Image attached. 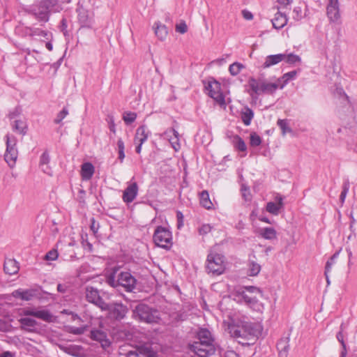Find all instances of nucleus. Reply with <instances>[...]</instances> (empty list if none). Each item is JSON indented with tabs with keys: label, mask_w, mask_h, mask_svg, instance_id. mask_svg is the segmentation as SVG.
I'll return each instance as SVG.
<instances>
[{
	"label": "nucleus",
	"mask_w": 357,
	"mask_h": 357,
	"mask_svg": "<svg viewBox=\"0 0 357 357\" xmlns=\"http://www.w3.org/2000/svg\"><path fill=\"white\" fill-rule=\"evenodd\" d=\"M245 289H246L247 292L250 294H262L261 291L259 288L253 287V286L247 287L245 288Z\"/></svg>",
	"instance_id": "55"
},
{
	"label": "nucleus",
	"mask_w": 357,
	"mask_h": 357,
	"mask_svg": "<svg viewBox=\"0 0 357 357\" xmlns=\"http://www.w3.org/2000/svg\"><path fill=\"white\" fill-rule=\"evenodd\" d=\"M94 167L90 162H85L81 167V176L83 180L88 181L91 178L94 174Z\"/></svg>",
	"instance_id": "26"
},
{
	"label": "nucleus",
	"mask_w": 357,
	"mask_h": 357,
	"mask_svg": "<svg viewBox=\"0 0 357 357\" xmlns=\"http://www.w3.org/2000/svg\"><path fill=\"white\" fill-rule=\"evenodd\" d=\"M205 89L207 91L208 95L212 98L218 104L221 106L226 105L225 96L221 92L220 84L215 80H209L205 85Z\"/></svg>",
	"instance_id": "9"
},
{
	"label": "nucleus",
	"mask_w": 357,
	"mask_h": 357,
	"mask_svg": "<svg viewBox=\"0 0 357 357\" xmlns=\"http://www.w3.org/2000/svg\"><path fill=\"white\" fill-rule=\"evenodd\" d=\"M261 271V266L255 261H250L248 264V273L250 276H256Z\"/></svg>",
	"instance_id": "37"
},
{
	"label": "nucleus",
	"mask_w": 357,
	"mask_h": 357,
	"mask_svg": "<svg viewBox=\"0 0 357 357\" xmlns=\"http://www.w3.org/2000/svg\"><path fill=\"white\" fill-rule=\"evenodd\" d=\"M244 68L245 66L242 63L238 62H234V63L229 66V71L231 75L235 76L239 74L241 70Z\"/></svg>",
	"instance_id": "38"
},
{
	"label": "nucleus",
	"mask_w": 357,
	"mask_h": 357,
	"mask_svg": "<svg viewBox=\"0 0 357 357\" xmlns=\"http://www.w3.org/2000/svg\"><path fill=\"white\" fill-rule=\"evenodd\" d=\"M250 144L252 146H258L261 143V139L260 136L255 132L250 134Z\"/></svg>",
	"instance_id": "42"
},
{
	"label": "nucleus",
	"mask_w": 357,
	"mask_h": 357,
	"mask_svg": "<svg viewBox=\"0 0 357 357\" xmlns=\"http://www.w3.org/2000/svg\"><path fill=\"white\" fill-rule=\"evenodd\" d=\"M66 353L76 357H79L83 355V349L81 346L70 344L68 346H63L61 347Z\"/></svg>",
	"instance_id": "28"
},
{
	"label": "nucleus",
	"mask_w": 357,
	"mask_h": 357,
	"mask_svg": "<svg viewBox=\"0 0 357 357\" xmlns=\"http://www.w3.org/2000/svg\"><path fill=\"white\" fill-rule=\"evenodd\" d=\"M117 146L118 150L119 151H124L125 146H124V142L121 139H119L117 142Z\"/></svg>",
	"instance_id": "62"
},
{
	"label": "nucleus",
	"mask_w": 357,
	"mask_h": 357,
	"mask_svg": "<svg viewBox=\"0 0 357 357\" xmlns=\"http://www.w3.org/2000/svg\"><path fill=\"white\" fill-rule=\"evenodd\" d=\"M284 54V60L285 62L294 64L296 63H298L301 61V58L296 54Z\"/></svg>",
	"instance_id": "39"
},
{
	"label": "nucleus",
	"mask_w": 357,
	"mask_h": 357,
	"mask_svg": "<svg viewBox=\"0 0 357 357\" xmlns=\"http://www.w3.org/2000/svg\"><path fill=\"white\" fill-rule=\"evenodd\" d=\"M57 290L61 293H64L66 291V286L64 284H59L57 285Z\"/></svg>",
	"instance_id": "64"
},
{
	"label": "nucleus",
	"mask_w": 357,
	"mask_h": 357,
	"mask_svg": "<svg viewBox=\"0 0 357 357\" xmlns=\"http://www.w3.org/2000/svg\"><path fill=\"white\" fill-rule=\"evenodd\" d=\"M177 219H178V228H180L183 226V215L181 212L178 211L176 213Z\"/></svg>",
	"instance_id": "60"
},
{
	"label": "nucleus",
	"mask_w": 357,
	"mask_h": 357,
	"mask_svg": "<svg viewBox=\"0 0 357 357\" xmlns=\"http://www.w3.org/2000/svg\"><path fill=\"white\" fill-rule=\"evenodd\" d=\"M175 29L176 32L183 34L187 32L188 26L184 21H181L176 24Z\"/></svg>",
	"instance_id": "45"
},
{
	"label": "nucleus",
	"mask_w": 357,
	"mask_h": 357,
	"mask_svg": "<svg viewBox=\"0 0 357 357\" xmlns=\"http://www.w3.org/2000/svg\"><path fill=\"white\" fill-rule=\"evenodd\" d=\"M91 338L100 343L102 348L106 349L110 346L111 342L105 332L100 329H94L91 331Z\"/></svg>",
	"instance_id": "18"
},
{
	"label": "nucleus",
	"mask_w": 357,
	"mask_h": 357,
	"mask_svg": "<svg viewBox=\"0 0 357 357\" xmlns=\"http://www.w3.org/2000/svg\"><path fill=\"white\" fill-rule=\"evenodd\" d=\"M13 296L24 301H30L33 297L34 294L31 290L17 289L13 292Z\"/></svg>",
	"instance_id": "31"
},
{
	"label": "nucleus",
	"mask_w": 357,
	"mask_h": 357,
	"mask_svg": "<svg viewBox=\"0 0 357 357\" xmlns=\"http://www.w3.org/2000/svg\"><path fill=\"white\" fill-rule=\"evenodd\" d=\"M296 75L297 71L292 70L287 73H284L280 78L277 79L278 82L280 85V89H282L290 80H292L296 78Z\"/></svg>",
	"instance_id": "29"
},
{
	"label": "nucleus",
	"mask_w": 357,
	"mask_h": 357,
	"mask_svg": "<svg viewBox=\"0 0 357 357\" xmlns=\"http://www.w3.org/2000/svg\"><path fill=\"white\" fill-rule=\"evenodd\" d=\"M21 316L19 319V322L21 324L22 328L29 332L34 331L37 326V321L33 318L30 317V316L49 322L53 320V315L46 310L24 308L22 310Z\"/></svg>",
	"instance_id": "1"
},
{
	"label": "nucleus",
	"mask_w": 357,
	"mask_h": 357,
	"mask_svg": "<svg viewBox=\"0 0 357 357\" xmlns=\"http://www.w3.org/2000/svg\"><path fill=\"white\" fill-rule=\"evenodd\" d=\"M349 188H350V183H349V181L348 180L344 181L343 183V185H342V191L340 196V200L342 204H343L345 201L347 195L349 190Z\"/></svg>",
	"instance_id": "40"
},
{
	"label": "nucleus",
	"mask_w": 357,
	"mask_h": 357,
	"mask_svg": "<svg viewBox=\"0 0 357 357\" xmlns=\"http://www.w3.org/2000/svg\"><path fill=\"white\" fill-rule=\"evenodd\" d=\"M26 123L22 120H15L13 125V129L22 135L26 134Z\"/></svg>",
	"instance_id": "36"
},
{
	"label": "nucleus",
	"mask_w": 357,
	"mask_h": 357,
	"mask_svg": "<svg viewBox=\"0 0 357 357\" xmlns=\"http://www.w3.org/2000/svg\"><path fill=\"white\" fill-rule=\"evenodd\" d=\"M58 257V252L56 250H52L49 251L45 255V259L48 261H53L56 259Z\"/></svg>",
	"instance_id": "54"
},
{
	"label": "nucleus",
	"mask_w": 357,
	"mask_h": 357,
	"mask_svg": "<svg viewBox=\"0 0 357 357\" xmlns=\"http://www.w3.org/2000/svg\"><path fill=\"white\" fill-rule=\"evenodd\" d=\"M86 329V326H81V327H75V326H69L68 328V332L74 335H82L83 334Z\"/></svg>",
	"instance_id": "44"
},
{
	"label": "nucleus",
	"mask_w": 357,
	"mask_h": 357,
	"mask_svg": "<svg viewBox=\"0 0 357 357\" xmlns=\"http://www.w3.org/2000/svg\"><path fill=\"white\" fill-rule=\"evenodd\" d=\"M326 15L331 23L341 24L339 0H327Z\"/></svg>",
	"instance_id": "11"
},
{
	"label": "nucleus",
	"mask_w": 357,
	"mask_h": 357,
	"mask_svg": "<svg viewBox=\"0 0 357 357\" xmlns=\"http://www.w3.org/2000/svg\"><path fill=\"white\" fill-rule=\"evenodd\" d=\"M79 22H80L82 26L84 27H90L91 25V17L89 15V13L86 10L82 9L79 10L78 14Z\"/></svg>",
	"instance_id": "30"
},
{
	"label": "nucleus",
	"mask_w": 357,
	"mask_h": 357,
	"mask_svg": "<svg viewBox=\"0 0 357 357\" xmlns=\"http://www.w3.org/2000/svg\"><path fill=\"white\" fill-rule=\"evenodd\" d=\"M50 161V157L47 151H45L40 156V165H48Z\"/></svg>",
	"instance_id": "53"
},
{
	"label": "nucleus",
	"mask_w": 357,
	"mask_h": 357,
	"mask_svg": "<svg viewBox=\"0 0 357 357\" xmlns=\"http://www.w3.org/2000/svg\"><path fill=\"white\" fill-rule=\"evenodd\" d=\"M248 85L252 91L250 95L252 97L262 93L272 95L280 86L278 79L275 82H269L265 79H257L253 77L249 79Z\"/></svg>",
	"instance_id": "3"
},
{
	"label": "nucleus",
	"mask_w": 357,
	"mask_h": 357,
	"mask_svg": "<svg viewBox=\"0 0 357 357\" xmlns=\"http://www.w3.org/2000/svg\"><path fill=\"white\" fill-rule=\"evenodd\" d=\"M40 167L41 169V170L46 174L49 175V176H52V168L50 167L49 164L48 165H40Z\"/></svg>",
	"instance_id": "57"
},
{
	"label": "nucleus",
	"mask_w": 357,
	"mask_h": 357,
	"mask_svg": "<svg viewBox=\"0 0 357 357\" xmlns=\"http://www.w3.org/2000/svg\"><path fill=\"white\" fill-rule=\"evenodd\" d=\"M32 12L40 21L47 22L48 20V12L47 8L43 5L33 6Z\"/></svg>",
	"instance_id": "22"
},
{
	"label": "nucleus",
	"mask_w": 357,
	"mask_h": 357,
	"mask_svg": "<svg viewBox=\"0 0 357 357\" xmlns=\"http://www.w3.org/2000/svg\"><path fill=\"white\" fill-rule=\"evenodd\" d=\"M241 192H242V197L245 201H250L251 199V194L250 192V190L248 187L243 185L241 186Z\"/></svg>",
	"instance_id": "48"
},
{
	"label": "nucleus",
	"mask_w": 357,
	"mask_h": 357,
	"mask_svg": "<svg viewBox=\"0 0 357 357\" xmlns=\"http://www.w3.org/2000/svg\"><path fill=\"white\" fill-rule=\"evenodd\" d=\"M106 121L108 123L109 128L110 131L112 132L113 133H115L116 132V128H115V123H114V116L112 115H108L107 119H106Z\"/></svg>",
	"instance_id": "51"
},
{
	"label": "nucleus",
	"mask_w": 357,
	"mask_h": 357,
	"mask_svg": "<svg viewBox=\"0 0 357 357\" xmlns=\"http://www.w3.org/2000/svg\"><path fill=\"white\" fill-rule=\"evenodd\" d=\"M137 118V114L131 112H126L123 114V119L126 124L133 123Z\"/></svg>",
	"instance_id": "41"
},
{
	"label": "nucleus",
	"mask_w": 357,
	"mask_h": 357,
	"mask_svg": "<svg viewBox=\"0 0 357 357\" xmlns=\"http://www.w3.org/2000/svg\"><path fill=\"white\" fill-rule=\"evenodd\" d=\"M153 29L155 36L159 40H165L166 39L168 34V31L165 24H162L160 22H157L153 25Z\"/></svg>",
	"instance_id": "25"
},
{
	"label": "nucleus",
	"mask_w": 357,
	"mask_h": 357,
	"mask_svg": "<svg viewBox=\"0 0 357 357\" xmlns=\"http://www.w3.org/2000/svg\"><path fill=\"white\" fill-rule=\"evenodd\" d=\"M337 339L342 344V347H345V344L344 342V337L342 331H340L337 334Z\"/></svg>",
	"instance_id": "61"
},
{
	"label": "nucleus",
	"mask_w": 357,
	"mask_h": 357,
	"mask_svg": "<svg viewBox=\"0 0 357 357\" xmlns=\"http://www.w3.org/2000/svg\"><path fill=\"white\" fill-rule=\"evenodd\" d=\"M241 301L245 303L250 308L256 312H262L264 305L256 297L249 295L246 292H242L240 295Z\"/></svg>",
	"instance_id": "16"
},
{
	"label": "nucleus",
	"mask_w": 357,
	"mask_h": 357,
	"mask_svg": "<svg viewBox=\"0 0 357 357\" xmlns=\"http://www.w3.org/2000/svg\"><path fill=\"white\" fill-rule=\"evenodd\" d=\"M3 269L6 274H16L20 269L17 261L13 259H6L4 261Z\"/></svg>",
	"instance_id": "21"
},
{
	"label": "nucleus",
	"mask_w": 357,
	"mask_h": 357,
	"mask_svg": "<svg viewBox=\"0 0 357 357\" xmlns=\"http://www.w3.org/2000/svg\"><path fill=\"white\" fill-rule=\"evenodd\" d=\"M227 330L233 337L246 339L253 334L252 324L245 318L232 319L227 324Z\"/></svg>",
	"instance_id": "2"
},
{
	"label": "nucleus",
	"mask_w": 357,
	"mask_h": 357,
	"mask_svg": "<svg viewBox=\"0 0 357 357\" xmlns=\"http://www.w3.org/2000/svg\"><path fill=\"white\" fill-rule=\"evenodd\" d=\"M6 138V150L4 155V159L8 165L13 167L17 158L18 151L16 148L17 139L14 136L7 135Z\"/></svg>",
	"instance_id": "8"
},
{
	"label": "nucleus",
	"mask_w": 357,
	"mask_h": 357,
	"mask_svg": "<svg viewBox=\"0 0 357 357\" xmlns=\"http://www.w3.org/2000/svg\"><path fill=\"white\" fill-rule=\"evenodd\" d=\"M212 227L209 224H204L199 228L200 235L204 236L211 232Z\"/></svg>",
	"instance_id": "46"
},
{
	"label": "nucleus",
	"mask_w": 357,
	"mask_h": 357,
	"mask_svg": "<svg viewBox=\"0 0 357 357\" xmlns=\"http://www.w3.org/2000/svg\"><path fill=\"white\" fill-rule=\"evenodd\" d=\"M68 114V111L63 108L56 116V118L54 119L55 123H59Z\"/></svg>",
	"instance_id": "49"
},
{
	"label": "nucleus",
	"mask_w": 357,
	"mask_h": 357,
	"mask_svg": "<svg viewBox=\"0 0 357 357\" xmlns=\"http://www.w3.org/2000/svg\"><path fill=\"white\" fill-rule=\"evenodd\" d=\"M288 18L285 14L278 12L271 20L273 26L276 29L283 28L287 24Z\"/></svg>",
	"instance_id": "23"
},
{
	"label": "nucleus",
	"mask_w": 357,
	"mask_h": 357,
	"mask_svg": "<svg viewBox=\"0 0 357 357\" xmlns=\"http://www.w3.org/2000/svg\"><path fill=\"white\" fill-rule=\"evenodd\" d=\"M334 95L343 100H347L348 97L344 93L342 88L337 87L334 91Z\"/></svg>",
	"instance_id": "52"
},
{
	"label": "nucleus",
	"mask_w": 357,
	"mask_h": 357,
	"mask_svg": "<svg viewBox=\"0 0 357 357\" xmlns=\"http://www.w3.org/2000/svg\"><path fill=\"white\" fill-rule=\"evenodd\" d=\"M164 139H167L171 144L172 148L176 151L180 149L178 132L173 128L167 130L162 135Z\"/></svg>",
	"instance_id": "19"
},
{
	"label": "nucleus",
	"mask_w": 357,
	"mask_h": 357,
	"mask_svg": "<svg viewBox=\"0 0 357 357\" xmlns=\"http://www.w3.org/2000/svg\"><path fill=\"white\" fill-rule=\"evenodd\" d=\"M277 125L281 129L282 136L286 135L287 133L292 132V129L289 126V121L288 119H278Z\"/></svg>",
	"instance_id": "34"
},
{
	"label": "nucleus",
	"mask_w": 357,
	"mask_h": 357,
	"mask_svg": "<svg viewBox=\"0 0 357 357\" xmlns=\"http://www.w3.org/2000/svg\"><path fill=\"white\" fill-rule=\"evenodd\" d=\"M33 35L43 37L47 40L50 38V36H51L50 33H48L47 31L41 29H36L33 32Z\"/></svg>",
	"instance_id": "50"
},
{
	"label": "nucleus",
	"mask_w": 357,
	"mask_h": 357,
	"mask_svg": "<svg viewBox=\"0 0 357 357\" xmlns=\"http://www.w3.org/2000/svg\"><path fill=\"white\" fill-rule=\"evenodd\" d=\"M86 298L89 302L95 304L100 309L106 307V303L100 296L98 291L92 287L86 288Z\"/></svg>",
	"instance_id": "14"
},
{
	"label": "nucleus",
	"mask_w": 357,
	"mask_h": 357,
	"mask_svg": "<svg viewBox=\"0 0 357 357\" xmlns=\"http://www.w3.org/2000/svg\"><path fill=\"white\" fill-rule=\"evenodd\" d=\"M91 221V229L94 234H96L99 229V224H98V222H96L94 218H92Z\"/></svg>",
	"instance_id": "58"
},
{
	"label": "nucleus",
	"mask_w": 357,
	"mask_h": 357,
	"mask_svg": "<svg viewBox=\"0 0 357 357\" xmlns=\"http://www.w3.org/2000/svg\"><path fill=\"white\" fill-rule=\"evenodd\" d=\"M293 0H278V3L281 6H287L292 3Z\"/></svg>",
	"instance_id": "63"
},
{
	"label": "nucleus",
	"mask_w": 357,
	"mask_h": 357,
	"mask_svg": "<svg viewBox=\"0 0 357 357\" xmlns=\"http://www.w3.org/2000/svg\"><path fill=\"white\" fill-rule=\"evenodd\" d=\"M116 273H111L107 278V282L113 287L119 286L123 287L127 291H132L136 285V279L129 272H121L118 273L116 279Z\"/></svg>",
	"instance_id": "5"
},
{
	"label": "nucleus",
	"mask_w": 357,
	"mask_h": 357,
	"mask_svg": "<svg viewBox=\"0 0 357 357\" xmlns=\"http://www.w3.org/2000/svg\"><path fill=\"white\" fill-rule=\"evenodd\" d=\"M259 235L266 240H273L277 238V231L273 227H263L258 230Z\"/></svg>",
	"instance_id": "27"
},
{
	"label": "nucleus",
	"mask_w": 357,
	"mask_h": 357,
	"mask_svg": "<svg viewBox=\"0 0 357 357\" xmlns=\"http://www.w3.org/2000/svg\"><path fill=\"white\" fill-rule=\"evenodd\" d=\"M139 187L136 182L130 181L123 192L122 199L124 202L129 204L134 201L138 195Z\"/></svg>",
	"instance_id": "15"
},
{
	"label": "nucleus",
	"mask_w": 357,
	"mask_h": 357,
	"mask_svg": "<svg viewBox=\"0 0 357 357\" xmlns=\"http://www.w3.org/2000/svg\"><path fill=\"white\" fill-rule=\"evenodd\" d=\"M153 241L158 247L169 249L172 245V232L166 227H158L153 234Z\"/></svg>",
	"instance_id": "7"
},
{
	"label": "nucleus",
	"mask_w": 357,
	"mask_h": 357,
	"mask_svg": "<svg viewBox=\"0 0 357 357\" xmlns=\"http://www.w3.org/2000/svg\"><path fill=\"white\" fill-rule=\"evenodd\" d=\"M226 268L225 258L215 248L210 250L206 259V270L208 273L220 275Z\"/></svg>",
	"instance_id": "4"
},
{
	"label": "nucleus",
	"mask_w": 357,
	"mask_h": 357,
	"mask_svg": "<svg viewBox=\"0 0 357 357\" xmlns=\"http://www.w3.org/2000/svg\"><path fill=\"white\" fill-rule=\"evenodd\" d=\"M200 204L206 209H211L213 208V204L209 198L208 192L206 190L200 193Z\"/></svg>",
	"instance_id": "33"
},
{
	"label": "nucleus",
	"mask_w": 357,
	"mask_h": 357,
	"mask_svg": "<svg viewBox=\"0 0 357 357\" xmlns=\"http://www.w3.org/2000/svg\"><path fill=\"white\" fill-rule=\"evenodd\" d=\"M133 316L135 319L149 324L158 323L160 320V312L144 303H139L135 307Z\"/></svg>",
	"instance_id": "6"
},
{
	"label": "nucleus",
	"mask_w": 357,
	"mask_h": 357,
	"mask_svg": "<svg viewBox=\"0 0 357 357\" xmlns=\"http://www.w3.org/2000/svg\"><path fill=\"white\" fill-rule=\"evenodd\" d=\"M190 349L199 357H209L215 354L218 349V344L193 342L190 346Z\"/></svg>",
	"instance_id": "10"
},
{
	"label": "nucleus",
	"mask_w": 357,
	"mask_h": 357,
	"mask_svg": "<svg viewBox=\"0 0 357 357\" xmlns=\"http://www.w3.org/2000/svg\"><path fill=\"white\" fill-rule=\"evenodd\" d=\"M197 341L195 342L201 344H217L211 332L204 328H201L197 333Z\"/></svg>",
	"instance_id": "17"
},
{
	"label": "nucleus",
	"mask_w": 357,
	"mask_h": 357,
	"mask_svg": "<svg viewBox=\"0 0 357 357\" xmlns=\"http://www.w3.org/2000/svg\"><path fill=\"white\" fill-rule=\"evenodd\" d=\"M254 113L249 107H245L241 114V118L245 126H249L253 119Z\"/></svg>",
	"instance_id": "32"
},
{
	"label": "nucleus",
	"mask_w": 357,
	"mask_h": 357,
	"mask_svg": "<svg viewBox=\"0 0 357 357\" xmlns=\"http://www.w3.org/2000/svg\"><path fill=\"white\" fill-rule=\"evenodd\" d=\"M283 54H278L273 55H269L266 57L265 61L262 65L264 68H267L274 65L279 63L284 60Z\"/></svg>",
	"instance_id": "24"
},
{
	"label": "nucleus",
	"mask_w": 357,
	"mask_h": 357,
	"mask_svg": "<svg viewBox=\"0 0 357 357\" xmlns=\"http://www.w3.org/2000/svg\"><path fill=\"white\" fill-rule=\"evenodd\" d=\"M337 254L333 255L331 259L326 262L325 267V275L327 276V274L331 271L332 266L334 264V260L336 258Z\"/></svg>",
	"instance_id": "47"
},
{
	"label": "nucleus",
	"mask_w": 357,
	"mask_h": 357,
	"mask_svg": "<svg viewBox=\"0 0 357 357\" xmlns=\"http://www.w3.org/2000/svg\"><path fill=\"white\" fill-rule=\"evenodd\" d=\"M101 310H107L109 316L116 319H123L127 312V307L122 303H106V307L101 308Z\"/></svg>",
	"instance_id": "12"
},
{
	"label": "nucleus",
	"mask_w": 357,
	"mask_h": 357,
	"mask_svg": "<svg viewBox=\"0 0 357 357\" xmlns=\"http://www.w3.org/2000/svg\"><path fill=\"white\" fill-rule=\"evenodd\" d=\"M232 144L235 149L240 151L245 152L247 146L243 139L238 135H234L232 138Z\"/></svg>",
	"instance_id": "35"
},
{
	"label": "nucleus",
	"mask_w": 357,
	"mask_h": 357,
	"mask_svg": "<svg viewBox=\"0 0 357 357\" xmlns=\"http://www.w3.org/2000/svg\"><path fill=\"white\" fill-rule=\"evenodd\" d=\"M305 14L303 13L302 8L299 6H296L292 13V17L296 21H300L303 17Z\"/></svg>",
	"instance_id": "43"
},
{
	"label": "nucleus",
	"mask_w": 357,
	"mask_h": 357,
	"mask_svg": "<svg viewBox=\"0 0 357 357\" xmlns=\"http://www.w3.org/2000/svg\"><path fill=\"white\" fill-rule=\"evenodd\" d=\"M150 135L151 132L145 125L139 126L136 130L134 143L136 144L135 151L138 154L141 153L142 144L148 139Z\"/></svg>",
	"instance_id": "13"
},
{
	"label": "nucleus",
	"mask_w": 357,
	"mask_h": 357,
	"mask_svg": "<svg viewBox=\"0 0 357 357\" xmlns=\"http://www.w3.org/2000/svg\"><path fill=\"white\" fill-rule=\"evenodd\" d=\"M126 357H144V355L141 351L135 349L128 352Z\"/></svg>",
	"instance_id": "56"
},
{
	"label": "nucleus",
	"mask_w": 357,
	"mask_h": 357,
	"mask_svg": "<svg viewBox=\"0 0 357 357\" xmlns=\"http://www.w3.org/2000/svg\"><path fill=\"white\" fill-rule=\"evenodd\" d=\"M242 15H243V17H244V19H245L247 20H251L253 19L252 13L247 10H243L242 11Z\"/></svg>",
	"instance_id": "59"
},
{
	"label": "nucleus",
	"mask_w": 357,
	"mask_h": 357,
	"mask_svg": "<svg viewBox=\"0 0 357 357\" xmlns=\"http://www.w3.org/2000/svg\"><path fill=\"white\" fill-rule=\"evenodd\" d=\"M277 203L269 202L266 204V210L268 213L278 215L280 209L283 207V199L282 197H276Z\"/></svg>",
	"instance_id": "20"
}]
</instances>
